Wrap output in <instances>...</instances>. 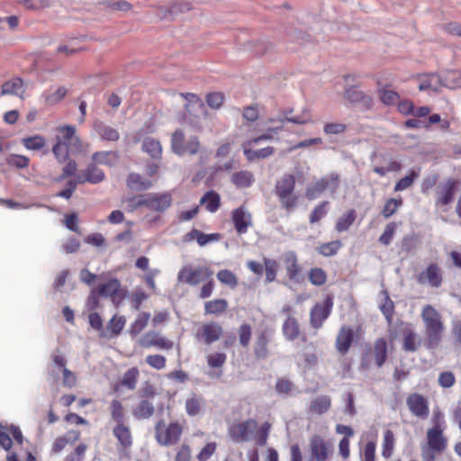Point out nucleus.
<instances>
[{
    "label": "nucleus",
    "instance_id": "obj_27",
    "mask_svg": "<svg viewBox=\"0 0 461 461\" xmlns=\"http://www.w3.org/2000/svg\"><path fill=\"white\" fill-rule=\"evenodd\" d=\"M25 93V86L23 81L15 77L3 84L1 88V95H14L23 98Z\"/></svg>",
    "mask_w": 461,
    "mask_h": 461
},
{
    "label": "nucleus",
    "instance_id": "obj_41",
    "mask_svg": "<svg viewBox=\"0 0 461 461\" xmlns=\"http://www.w3.org/2000/svg\"><path fill=\"white\" fill-rule=\"evenodd\" d=\"M92 158L95 163L113 166L118 161V155L113 151H101L94 153Z\"/></svg>",
    "mask_w": 461,
    "mask_h": 461
},
{
    "label": "nucleus",
    "instance_id": "obj_56",
    "mask_svg": "<svg viewBox=\"0 0 461 461\" xmlns=\"http://www.w3.org/2000/svg\"><path fill=\"white\" fill-rule=\"evenodd\" d=\"M224 102V95L220 92L210 93L206 95V103L212 109H220Z\"/></svg>",
    "mask_w": 461,
    "mask_h": 461
},
{
    "label": "nucleus",
    "instance_id": "obj_58",
    "mask_svg": "<svg viewBox=\"0 0 461 461\" xmlns=\"http://www.w3.org/2000/svg\"><path fill=\"white\" fill-rule=\"evenodd\" d=\"M401 330L404 338V346H413L416 335L412 326L409 323H402Z\"/></svg>",
    "mask_w": 461,
    "mask_h": 461
},
{
    "label": "nucleus",
    "instance_id": "obj_13",
    "mask_svg": "<svg viewBox=\"0 0 461 461\" xmlns=\"http://www.w3.org/2000/svg\"><path fill=\"white\" fill-rule=\"evenodd\" d=\"M53 368L50 373L54 376H59V373L63 375V385L72 387L76 384V375L66 367L65 357L58 352L52 355Z\"/></svg>",
    "mask_w": 461,
    "mask_h": 461
},
{
    "label": "nucleus",
    "instance_id": "obj_26",
    "mask_svg": "<svg viewBox=\"0 0 461 461\" xmlns=\"http://www.w3.org/2000/svg\"><path fill=\"white\" fill-rule=\"evenodd\" d=\"M113 435L116 438L122 449H128L132 445V436L130 428L124 423L116 424L113 429Z\"/></svg>",
    "mask_w": 461,
    "mask_h": 461
},
{
    "label": "nucleus",
    "instance_id": "obj_7",
    "mask_svg": "<svg viewBox=\"0 0 461 461\" xmlns=\"http://www.w3.org/2000/svg\"><path fill=\"white\" fill-rule=\"evenodd\" d=\"M55 141H60L70 147L71 152H86L88 145L84 144L76 135V129L70 125L59 126L55 129Z\"/></svg>",
    "mask_w": 461,
    "mask_h": 461
},
{
    "label": "nucleus",
    "instance_id": "obj_39",
    "mask_svg": "<svg viewBox=\"0 0 461 461\" xmlns=\"http://www.w3.org/2000/svg\"><path fill=\"white\" fill-rule=\"evenodd\" d=\"M287 274L291 279H294L300 272V267L297 264V258L294 252H288L284 258Z\"/></svg>",
    "mask_w": 461,
    "mask_h": 461
},
{
    "label": "nucleus",
    "instance_id": "obj_10",
    "mask_svg": "<svg viewBox=\"0 0 461 461\" xmlns=\"http://www.w3.org/2000/svg\"><path fill=\"white\" fill-rule=\"evenodd\" d=\"M459 185L460 182L453 178L439 185L437 187L436 207L442 212L447 211V205L452 203Z\"/></svg>",
    "mask_w": 461,
    "mask_h": 461
},
{
    "label": "nucleus",
    "instance_id": "obj_60",
    "mask_svg": "<svg viewBox=\"0 0 461 461\" xmlns=\"http://www.w3.org/2000/svg\"><path fill=\"white\" fill-rule=\"evenodd\" d=\"M347 126L341 122H328L323 127V131L327 135H339L345 132Z\"/></svg>",
    "mask_w": 461,
    "mask_h": 461
},
{
    "label": "nucleus",
    "instance_id": "obj_42",
    "mask_svg": "<svg viewBox=\"0 0 461 461\" xmlns=\"http://www.w3.org/2000/svg\"><path fill=\"white\" fill-rule=\"evenodd\" d=\"M228 303L224 299H216L209 301L204 305L205 312L208 314H221L226 311Z\"/></svg>",
    "mask_w": 461,
    "mask_h": 461
},
{
    "label": "nucleus",
    "instance_id": "obj_16",
    "mask_svg": "<svg viewBox=\"0 0 461 461\" xmlns=\"http://www.w3.org/2000/svg\"><path fill=\"white\" fill-rule=\"evenodd\" d=\"M363 340V330L359 327L344 326L337 337V346H351L360 344Z\"/></svg>",
    "mask_w": 461,
    "mask_h": 461
},
{
    "label": "nucleus",
    "instance_id": "obj_6",
    "mask_svg": "<svg viewBox=\"0 0 461 461\" xmlns=\"http://www.w3.org/2000/svg\"><path fill=\"white\" fill-rule=\"evenodd\" d=\"M212 275L207 267H195L191 264L185 265L177 274V280L190 285H197Z\"/></svg>",
    "mask_w": 461,
    "mask_h": 461
},
{
    "label": "nucleus",
    "instance_id": "obj_15",
    "mask_svg": "<svg viewBox=\"0 0 461 461\" xmlns=\"http://www.w3.org/2000/svg\"><path fill=\"white\" fill-rule=\"evenodd\" d=\"M387 357L386 348H366L362 357V366L369 368L373 366H382Z\"/></svg>",
    "mask_w": 461,
    "mask_h": 461
},
{
    "label": "nucleus",
    "instance_id": "obj_49",
    "mask_svg": "<svg viewBox=\"0 0 461 461\" xmlns=\"http://www.w3.org/2000/svg\"><path fill=\"white\" fill-rule=\"evenodd\" d=\"M70 147L61 143L60 141H55L52 148V152L59 163L65 162L68 158Z\"/></svg>",
    "mask_w": 461,
    "mask_h": 461
},
{
    "label": "nucleus",
    "instance_id": "obj_43",
    "mask_svg": "<svg viewBox=\"0 0 461 461\" xmlns=\"http://www.w3.org/2000/svg\"><path fill=\"white\" fill-rule=\"evenodd\" d=\"M140 372L137 367L130 368L122 376L121 384L129 390L136 388Z\"/></svg>",
    "mask_w": 461,
    "mask_h": 461
},
{
    "label": "nucleus",
    "instance_id": "obj_57",
    "mask_svg": "<svg viewBox=\"0 0 461 461\" xmlns=\"http://www.w3.org/2000/svg\"><path fill=\"white\" fill-rule=\"evenodd\" d=\"M419 176V172L411 170L410 175L400 179L394 186L395 191H403L410 187L413 183L414 179Z\"/></svg>",
    "mask_w": 461,
    "mask_h": 461
},
{
    "label": "nucleus",
    "instance_id": "obj_59",
    "mask_svg": "<svg viewBox=\"0 0 461 461\" xmlns=\"http://www.w3.org/2000/svg\"><path fill=\"white\" fill-rule=\"evenodd\" d=\"M379 95L381 101L386 105L396 104L400 98L396 92L389 89H381Z\"/></svg>",
    "mask_w": 461,
    "mask_h": 461
},
{
    "label": "nucleus",
    "instance_id": "obj_28",
    "mask_svg": "<svg viewBox=\"0 0 461 461\" xmlns=\"http://www.w3.org/2000/svg\"><path fill=\"white\" fill-rule=\"evenodd\" d=\"M221 238L219 233H211V234H204L198 230H192L185 236V241H192L194 240H196L199 246L203 247L210 242H214L219 240Z\"/></svg>",
    "mask_w": 461,
    "mask_h": 461
},
{
    "label": "nucleus",
    "instance_id": "obj_19",
    "mask_svg": "<svg viewBox=\"0 0 461 461\" xmlns=\"http://www.w3.org/2000/svg\"><path fill=\"white\" fill-rule=\"evenodd\" d=\"M410 411L416 417L425 419L429 415L427 400L418 393L411 394L406 401Z\"/></svg>",
    "mask_w": 461,
    "mask_h": 461
},
{
    "label": "nucleus",
    "instance_id": "obj_38",
    "mask_svg": "<svg viewBox=\"0 0 461 461\" xmlns=\"http://www.w3.org/2000/svg\"><path fill=\"white\" fill-rule=\"evenodd\" d=\"M357 217L356 211L351 209L343 213L336 222V230L339 232L346 231L353 224Z\"/></svg>",
    "mask_w": 461,
    "mask_h": 461
},
{
    "label": "nucleus",
    "instance_id": "obj_51",
    "mask_svg": "<svg viewBox=\"0 0 461 461\" xmlns=\"http://www.w3.org/2000/svg\"><path fill=\"white\" fill-rule=\"evenodd\" d=\"M150 315L147 312L140 313L134 322L131 326V332L132 334H139L148 324Z\"/></svg>",
    "mask_w": 461,
    "mask_h": 461
},
{
    "label": "nucleus",
    "instance_id": "obj_30",
    "mask_svg": "<svg viewBox=\"0 0 461 461\" xmlns=\"http://www.w3.org/2000/svg\"><path fill=\"white\" fill-rule=\"evenodd\" d=\"M97 290L99 294L105 297H111L113 302L121 299L120 283L117 279L109 280L99 286Z\"/></svg>",
    "mask_w": 461,
    "mask_h": 461
},
{
    "label": "nucleus",
    "instance_id": "obj_31",
    "mask_svg": "<svg viewBox=\"0 0 461 461\" xmlns=\"http://www.w3.org/2000/svg\"><path fill=\"white\" fill-rule=\"evenodd\" d=\"M126 320L123 316L114 315L107 324L104 332H102L103 337L112 338L121 333L125 326Z\"/></svg>",
    "mask_w": 461,
    "mask_h": 461
},
{
    "label": "nucleus",
    "instance_id": "obj_11",
    "mask_svg": "<svg viewBox=\"0 0 461 461\" xmlns=\"http://www.w3.org/2000/svg\"><path fill=\"white\" fill-rule=\"evenodd\" d=\"M309 448L312 461H329L333 454L332 446L320 435L310 438Z\"/></svg>",
    "mask_w": 461,
    "mask_h": 461
},
{
    "label": "nucleus",
    "instance_id": "obj_50",
    "mask_svg": "<svg viewBox=\"0 0 461 461\" xmlns=\"http://www.w3.org/2000/svg\"><path fill=\"white\" fill-rule=\"evenodd\" d=\"M341 242L339 240L330 241L321 245L317 249L318 252L325 257H330L339 250Z\"/></svg>",
    "mask_w": 461,
    "mask_h": 461
},
{
    "label": "nucleus",
    "instance_id": "obj_45",
    "mask_svg": "<svg viewBox=\"0 0 461 461\" xmlns=\"http://www.w3.org/2000/svg\"><path fill=\"white\" fill-rule=\"evenodd\" d=\"M330 407V398L327 395H321L314 399L311 402V410L312 411L322 414L328 411Z\"/></svg>",
    "mask_w": 461,
    "mask_h": 461
},
{
    "label": "nucleus",
    "instance_id": "obj_40",
    "mask_svg": "<svg viewBox=\"0 0 461 461\" xmlns=\"http://www.w3.org/2000/svg\"><path fill=\"white\" fill-rule=\"evenodd\" d=\"M142 149L152 158H159L162 153L160 142L150 137H148L143 140Z\"/></svg>",
    "mask_w": 461,
    "mask_h": 461
},
{
    "label": "nucleus",
    "instance_id": "obj_3",
    "mask_svg": "<svg viewBox=\"0 0 461 461\" xmlns=\"http://www.w3.org/2000/svg\"><path fill=\"white\" fill-rule=\"evenodd\" d=\"M295 177L293 175H285L276 184V194L281 205L287 211L296 207L298 195L294 194Z\"/></svg>",
    "mask_w": 461,
    "mask_h": 461
},
{
    "label": "nucleus",
    "instance_id": "obj_63",
    "mask_svg": "<svg viewBox=\"0 0 461 461\" xmlns=\"http://www.w3.org/2000/svg\"><path fill=\"white\" fill-rule=\"evenodd\" d=\"M327 205L328 202H323L319 204L315 209L312 212L310 216V221L312 223H315L322 219L327 213Z\"/></svg>",
    "mask_w": 461,
    "mask_h": 461
},
{
    "label": "nucleus",
    "instance_id": "obj_46",
    "mask_svg": "<svg viewBox=\"0 0 461 461\" xmlns=\"http://www.w3.org/2000/svg\"><path fill=\"white\" fill-rule=\"evenodd\" d=\"M394 445V437L392 430L387 429L384 433L383 450L382 455L384 457L388 458L392 456Z\"/></svg>",
    "mask_w": 461,
    "mask_h": 461
},
{
    "label": "nucleus",
    "instance_id": "obj_20",
    "mask_svg": "<svg viewBox=\"0 0 461 461\" xmlns=\"http://www.w3.org/2000/svg\"><path fill=\"white\" fill-rule=\"evenodd\" d=\"M226 361V355L221 352H212L207 356V364L210 367L215 370L206 372V375L212 380L220 379L222 375L221 367Z\"/></svg>",
    "mask_w": 461,
    "mask_h": 461
},
{
    "label": "nucleus",
    "instance_id": "obj_1",
    "mask_svg": "<svg viewBox=\"0 0 461 461\" xmlns=\"http://www.w3.org/2000/svg\"><path fill=\"white\" fill-rule=\"evenodd\" d=\"M285 122L306 124L312 122V120L310 112L305 110L302 114L294 117H270L266 122H260V131L263 133L243 143V152L249 161L258 159L257 149H252L251 147L262 140H272L275 134L282 131Z\"/></svg>",
    "mask_w": 461,
    "mask_h": 461
},
{
    "label": "nucleus",
    "instance_id": "obj_29",
    "mask_svg": "<svg viewBox=\"0 0 461 461\" xmlns=\"http://www.w3.org/2000/svg\"><path fill=\"white\" fill-rule=\"evenodd\" d=\"M67 89L64 86L51 87L41 95V100L46 105L59 104L66 95Z\"/></svg>",
    "mask_w": 461,
    "mask_h": 461
},
{
    "label": "nucleus",
    "instance_id": "obj_17",
    "mask_svg": "<svg viewBox=\"0 0 461 461\" xmlns=\"http://www.w3.org/2000/svg\"><path fill=\"white\" fill-rule=\"evenodd\" d=\"M417 281L420 285H428L431 287H439L442 283L441 269L437 264L432 263L419 274Z\"/></svg>",
    "mask_w": 461,
    "mask_h": 461
},
{
    "label": "nucleus",
    "instance_id": "obj_55",
    "mask_svg": "<svg viewBox=\"0 0 461 461\" xmlns=\"http://www.w3.org/2000/svg\"><path fill=\"white\" fill-rule=\"evenodd\" d=\"M264 265L266 270V280L273 282L276 279L278 264L275 259L264 258Z\"/></svg>",
    "mask_w": 461,
    "mask_h": 461
},
{
    "label": "nucleus",
    "instance_id": "obj_14",
    "mask_svg": "<svg viewBox=\"0 0 461 461\" xmlns=\"http://www.w3.org/2000/svg\"><path fill=\"white\" fill-rule=\"evenodd\" d=\"M282 313L285 315L282 326L283 334L286 339L293 341L300 336L299 323L294 316L293 308L290 305H285L282 308Z\"/></svg>",
    "mask_w": 461,
    "mask_h": 461
},
{
    "label": "nucleus",
    "instance_id": "obj_24",
    "mask_svg": "<svg viewBox=\"0 0 461 461\" xmlns=\"http://www.w3.org/2000/svg\"><path fill=\"white\" fill-rule=\"evenodd\" d=\"M443 429H429L427 431V441L429 448L434 449L437 453H441L447 447V438L443 436Z\"/></svg>",
    "mask_w": 461,
    "mask_h": 461
},
{
    "label": "nucleus",
    "instance_id": "obj_33",
    "mask_svg": "<svg viewBox=\"0 0 461 461\" xmlns=\"http://www.w3.org/2000/svg\"><path fill=\"white\" fill-rule=\"evenodd\" d=\"M443 78V87L449 89L461 88V71L459 70H446L441 74Z\"/></svg>",
    "mask_w": 461,
    "mask_h": 461
},
{
    "label": "nucleus",
    "instance_id": "obj_54",
    "mask_svg": "<svg viewBox=\"0 0 461 461\" xmlns=\"http://www.w3.org/2000/svg\"><path fill=\"white\" fill-rule=\"evenodd\" d=\"M309 280L313 285H322L327 280V275L323 269L314 267L309 273Z\"/></svg>",
    "mask_w": 461,
    "mask_h": 461
},
{
    "label": "nucleus",
    "instance_id": "obj_47",
    "mask_svg": "<svg viewBox=\"0 0 461 461\" xmlns=\"http://www.w3.org/2000/svg\"><path fill=\"white\" fill-rule=\"evenodd\" d=\"M203 405V401L201 397L193 396L186 400L185 411L188 415L195 416V415L199 414Z\"/></svg>",
    "mask_w": 461,
    "mask_h": 461
},
{
    "label": "nucleus",
    "instance_id": "obj_18",
    "mask_svg": "<svg viewBox=\"0 0 461 461\" xmlns=\"http://www.w3.org/2000/svg\"><path fill=\"white\" fill-rule=\"evenodd\" d=\"M417 80L420 91L437 93L443 87V78L439 74H422L418 76Z\"/></svg>",
    "mask_w": 461,
    "mask_h": 461
},
{
    "label": "nucleus",
    "instance_id": "obj_44",
    "mask_svg": "<svg viewBox=\"0 0 461 461\" xmlns=\"http://www.w3.org/2000/svg\"><path fill=\"white\" fill-rule=\"evenodd\" d=\"M23 146L29 150H40L46 145V140L41 135H33L22 140Z\"/></svg>",
    "mask_w": 461,
    "mask_h": 461
},
{
    "label": "nucleus",
    "instance_id": "obj_64",
    "mask_svg": "<svg viewBox=\"0 0 461 461\" xmlns=\"http://www.w3.org/2000/svg\"><path fill=\"white\" fill-rule=\"evenodd\" d=\"M86 451V446L80 444L76 447L73 453L65 457L64 461H83Z\"/></svg>",
    "mask_w": 461,
    "mask_h": 461
},
{
    "label": "nucleus",
    "instance_id": "obj_34",
    "mask_svg": "<svg viewBox=\"0 0 461 461\" xmlns=\"http://www.w3.org/2000/svg\"><path fill=\"white\" fill-rule=\"evenodd\" d=\"M231 182L238 188H247L253 184L254 176L250 171L241 170L232 174Z\"/></svg>",
    "mask_w": 461,
    "mask_h": 461
},
{
    "label": "nucleus",
    "instance_id": "obj_53",
    "mask_svg": "<svg viewBox=\"0 0 461 461\" xmlns=\"http://www.w3.org/2000/svg\"><path fill=\"white\" fill-rule=\"evenodd\" d=\"M181 96L186 100L187 104H185V109L189 113L194 111L195 108L202 109L203 107V101L194 94H182Z\"/></svg>",
    "mask_w": 461,
    "mask_h": 461
},
{
    "label": "nucleus",
    "instance_id": "obj_5",
    "mask_svg": "<svg viewBox=\"0 0 461 461\" xmlns=\"http://www.w3.org/2000/svg\"><path fill=\"white\" fill-rule=\"evenodd\" d=\"M171 149L178 156L194 155L200 149V141L196 136L185 140L181 130H176L171 137Z\"/></svg>",
    "mask_w": 461,
    "mask_h": 461
},
{
    "label": "nucleus",
    "instance_id": "obj_2",
    "mask_svg": "<svg viewBox=\"0 0 461 461\" xmlns=\"http://www.w3.org/2000/svg\"><path fill=\"white\" fill-rule=\"evenodd\" d=\"M172 201L173 198L170 192L149 193L131 199L130 206L132 210L145 207L154 212H163L171 206Z\"/></svg>",
    "mask_w": 461,
    "mask_h": 461
},
{
    "label": "nucleus",
    "instance_id": "obj_12",
    "mask_svg": "<svg viewBox=\"0 0 461 461\" xmlns=\"http://www.w3.org/2000/svg\"><path fill=\"white\" fill-rule=\"evenodd\" d=\"M426 330L429 337L437 338L443 331V323L438 312L431 305H426L421 312Z\"/></svg>",
    "mask_w": 461,
    "mask_h": 461
},
{
    "label": "nucleus",
    "instance_id": "obj_21",
    "mask_svg": "<svg viewBox=\"0 0 461 461\" xmlns=\"http://www.w3.org/2000/svg\"><path fill=\"white\" fill-rule=\"evenodd\" d=\"M332 303L327 300L323 303L316 304L311 311V324L314 328H320L322 322L329 317Z\"/></svg>",
    "mask_w": 461,
    "mask_h": 461
},
{
    "label": "nucleus",
    "instance_id": "obj_48",
    "mask_svg": "<svg viewBox=\"0 0 461 461\" xmlns=\"http://www.w3.org/2000/svg\"><path fill=\"white\" fill-rule=\"evenodd\" d=\"M111 417L116 424L123 423L124 411L122 403L118 400H113L110 404Z\"/></svg>",
    "mask_w": 461,
    "mask_h": 461
},
{
    "label": "nucleus",
    "instance_id": "obj_22",
    "mask_svg": "<svg viewBox=\"0 0 461 461\" xmlns=\"http://www.w3.org/2000/svg\"><path fill=\"white\" fill-rule=\"evenodd\" d=\"M222 332V328L219 323L209 322L201 327L197 336L202 338L205 343L211 344L217 341L221 337Z\"/></svg>",
    "mask_w": 461,
    "mask_h": 461
},
{
    "label": "nucleus",
    "instance_id": "obj_4",
    "mask_svg": "<svg viewBox=\"0 0 461 461\" xmlns=\"http://www.w3.org/2000/svg\"><path fill=\"white\" fill-rule=\"evenodd\" d=\"M183 432V427L178 422L166 425L159 420L155 426V438L161 446H172L178 442Z\"/></svg>",
    "mask_w": 461,
    "mask_h": 461
},
{
    "label": "nucleus",
    "instance_id": "obj_37",
    "mask_svg": "<svg viewBox=\"0 0 461 461\" xmlns=\"http://www.w3.org/2000/svg\"><path fill=\"white\" fill-rule=\"evenodd\" d=\"M95 131L97 132V134L101 137V139L103 140H109V141H115L119 139V132L108 126V125H105L102 122H96L95 124Z\"/></svg>",
    "mask_w": 461,
    "mask_h": 461
},
{
    "label": "nucleus",
    "instance_id": "obj_52",
    "mask_svg": "<svg viewBox=\"0 0 461 461\" xmlns=\"http://www.w3.org/2000/svg\"><path fill=\"white\" fill-rule=\"evenodd\" d=\"M218 280L226 285L235 287L238 285V279L236 276L230 270L223 269L217 273Z\"/></svg>",
    "mask_w": 461,
    "mask_h": 461
},
{
    "label": "nucleus",
    "instance_id": "obj_23",
    "mask_svg": "<svg viewBox=\"0 0 461 461\" xmlns=\"http://www.w3.org/2000/svg\"><path fill=\"white\" fill-rule=\"evenodd\" d=\"M232 221L240 234L246 233L248 228L252 224L251 215L244 207H240L232 212Z\"/></svg>",
    "mask_w": 461,
    "mask_h": 461
},
{
    "label": "nucleus",
    "instance_id": "obj_8",
    "mask_svg": "<svg viewBox=\"0 0 461 461\" xmlns=\"http://www.w3.org/2000/svg\"><path fill=\"white\" fill-rule=\"evenodd\" d=\"M339 185V177L337 174H330L314 182L306 190V196L312 200L319 197L323 192L327 191L334 194Z\"/></svg>",
    "mask_w": 461,
    "mask_h": 461
},
{
    "label": "nucleus",
    "instance_id": "obj_36",
    "mask_svg": "<svg viewBox=\"0 0 461 461\" xmlns=\"http://www.w3.org/2000/svg\"><path fill=\"white\" fill-rule=\"evenodd\" d=\"M201 204L204 205L210 212H215L221 204L220 195L214 191H208L201 198Z\"/></svg>",
    "mask_w": 461,
    "mask_h": 461
},
{
    "label": "nucleus",
    "instance_id": "obj_35",
    "mask_svg": "<svg viewBox=\"0 0 461 461\" xmlns=\"http://www.w3.org/2000/svg\"><path fill=\"white\" fill-rule=\"evenodd\" d=\"M127 185L131 190L144 191L151 187L152 182L139 174L132 173L128 176Z\"/></svg>",
    "mask_w": 461,
    "mask_h": 461
},
{
    "label": "nucleus",
    "instance_id": "obj_32",
    "mask_svg": "<svg viewBox=\"0 0 461 461\" xmlns=\"http://www.w3.org/2000/svg\"><path fill=\"white\" fill-rule=\"evenodd\" d=\"M155 412L153 402L149 400H141L134 408L132 414L139 420H147Z\"/></svg>",
    "mask_w": 461,
    "mask_h": 461
},
{
    "label": "nucleus",
    "instance_id": "obj_62",
    "mask_svg": "<svg viewBox=\"0 0 461 461\" xmlns=\"http://www.w3.org/2000/svg\"><path fill=\"white\" fill-rule=\"evenodd\" d=\"M382 294H383V296L384 299V303L380 305V309H381L382 312L384 314V316L386 317V319L390 321V320L392 318L393 312V308H394L393 303L389 298V295L386 291H383Z\"/></svg>",
    "mask_w": 461,
    "mask_h": 461
},
{
    "label": "nucleus",
    "instance_id": "obj_25",
    "mask_svg": "<svg viewBox=\"0 0 461 461\" xmlns=\"http://www.w3.org/2000/svg\"><path fill=\"white\" fill-rule=\"evenodd\" d=\"M104 179V172L94 165H90L85 171L81 172L77 176V182L83 184L89 182L91 184H97Z\"/></svg>",
    "mask_w": 461,
    "mask_h": 461
},
{
    "label": "nucleus",
    "instance_id": "obj_61",
    "mask_svg": "<svg viewBox=\"0 0 461 461\" xmlns=\"http://www.w3.org/2000/svg\"><path fill=\"white\" fill-rule=\"evenodd\" d=\"M10 434V427L0 425V446L5 450H9L13 446Z\"/></svg>",
    "mask_w": 461,
    "mask_h": 461
},
{
    "label": "nucleus",
    "instance_id": "obj_9",
    "mask_svg": "<svg viewBox=\"0 0 461 461\" xmlns=\"http://www.w3.org/2000/svg\"><path fill=\"white\" fill-rule=\"evenodd\" d=\"M257 429V421L249 419L240 423L232 424L229 428V435L234 442H248L254 438Z\"/></svg>",
    "mask_w": 461,
    "mask_h": 461
}]
</instances>
